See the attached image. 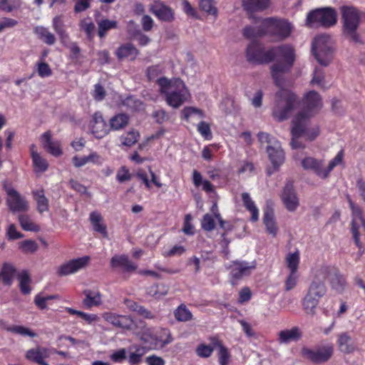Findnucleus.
<instances>
[{"mask_svg": "<svg viewBox=\"0 0 365 365\" xmlns=\"http://www.w3.org/2000/svg\"><path fill=\"white\" fill-rule=\"evenodd\" d=\"M33 195L36 201L37 210L40 213H43L48 210V200L45 196L43 189L36 190L32 192Z\"/></svg>", "mask_w": 365, "mask_h": 365, "instance_id": "nucleus-36", "label": "nucleus"}, {"mask_svg": "<svg viewBox=\"0 0 365 365\" xmlns=\"http://www.w3.org/2000/svg\"><path fill=\"white\" fill-rule=\"evenodd\" d=\"M175 19L174 10L161 3V21L172 22Z\"/></svg>", "mask_w": 365, "mask_h": 365, "instance_id": "nucleus-56", "label": "nucleus"}, {"mask_svg": "<svg viewBox=\"0 0 365 365\" xmlns=\"http://www.w3.org/2000/svg\"><path fill=\"white\" fill-rule=\"evenodd\" d=\"M337 345L339 351L346 354H352L357 349L348 332H343L338 335Z\"/></svg>", "mask_w": 365, "mask_h": 365, "instance_id": "nucleus-29", "label": "nucleus"}, {"mask_svg": "<svg viewBox=\"0 0 365 365\" xmlns=\"http://www.w3.org/2000/svg\"><path fill=\"white\" fill-rule=\"evenodd\" d=\"M150 175L152 177V181H149L148 177L144 171H141V170L138 171L136 174V177L138 178V179L139 180L142 181L148 188L150 187L151 183H153L156 186L160 187V182H158L156 180V176L151 170H150Z\"/></svg>", "mask_w": 365, "mask_h": 365, "instance_id": "nucleus-52", "label": "nucleus"}, {"mask_svg": "<svg viewBox=\"0 0 365 365\" xmlns=\"http://www.w3.org/2000/svg\"><path fill=\"white\" fill-rule=\"evenodd\" d=\"M211 344L218 349L217 358L220 365H229L231 360V354L229 349L223 344L222 341L217 336L210 339Z\"/></svg>", "mask_w": 365, "mask_h": 365, "instance_id": "nucleus-26", "label": "nucleus"}, {"mask_svg": "<svg viewBox=\"0 0 365 365\" xmlns=\"http://www.w3.org/2000/svg\"><path fill=\"white\" fill-rule=\"evenodd\" d=\"M333 353L334 348L331 344L322 346L314 350L307 347L302 349V356L314 364H322L328 361L332 356Z\"/></svg>", "mask_w": 365, "mask_h": 365, "instance_id": "nucleus-13", "label": "nucleus"}, {"mask_svg": "<svg viewBox=\"0 0 365 365\" xmlns=\"http://www.w3.org/2000/svg\"><path fill=\"white\" fill-rule=\"evenodd\" d=\"M91 0H76L73 11L78 14L86 11L91 7Z\"/></svg>", "mask_w": 365, "mask_h": 365, "instance_id": "nucleus-63", "label": "nucleus"}, {"mask_svg": "<svg viewBox=\"0 0 365 365\" xmlns=\"http://www.w3.org/2000/svg\"><path fill=\"white\" fill-rule=\"evenodd\" d=\"M110 267L114 270L123 272H132L137 269L135 263L125 255H114L110 259Z\"/></svg>", "mask_w": 365, "mask_h": 365, "instance_id": "nucleus-21", "label": "nucleus"}, {"mask_svg": "<svg viewBox=\"0 0 365 365\" xmlns=\"http://www.w3.org/2000/svg\"><path fill=\"white\" fill-rule=\"evenodd\" d=\"M215 348L212 344L209 345L202 343L197 346L195 352L201 358H208L212 354Z\"/></svg>", "mask_w": 365, "mask_h": 365, "instance_id": "nucleus-51", "label": "nucleus"}, {"mask_svg": "<svg viewBox=\"0 0 365 365\" xmlns=\"http://www.w3.org/2000/svg\"><path fill=\"white\" fill-rule=\"evenodd\" d=\"M170 91L166 94L168 104L175 108H179L190 98V93L185 83L179 78L169 79L161 77V93Z\"/></svg>", "mask_w": 365, "mask_h": 365, "instance_id": "nucleus-5", "label": "nucleus"}, {"mask_svg": "<svg viewBox=\"0 0 365 365\" xmlns=\"http://www.w3.org/2000/svg\"><path fill=\"white\" fill-rule=\"evenodd\" d=\"M37 72L40 77L46 78L52 75V70L49 65L44 61H39L36 63Z\"/></svg>", "mask_w": 365, "mask_h": 365, "instance_id": "nucleus-61", "label": "nucleus"}, {"mask_svg": "<svg viewBox=\"0 0 365 365\" xmlns=\"http://www.w3.org/2000/svg\"><path fill=\"white\" fill-rule=\"evenodd\" d=\"M16 269L13 265L9 263L4 264L2 267L1 272L0 273V276L2 278V281L4 284L9 285L11 284Z\"/></svg>", "mask_w": 365, "mask_h": 365, "instance_id": "nucleus-42", "label": "nucleus"}, {"mask_svg": "<svg viewBox=\"0 0 365 365\" xmlns=\"http://www.w3.org/2000/svg\"><path fill=\"white\" fill-rule=\"evenodd\" d=\"M128 115L125 113H119L110 119V128L113 130H118L125 128L128 123Z\"/></svg>", "mask_w": 365, "mask_h": 365, "instance_id": "nucleus-40", "label": "nucleus"}, {"mask_svg": "<svg viewBox=\"0 0 365 365\" xmlns=\"http://www.w3.org/2000/svg\"><path fill=\"white\" fill-rule=\"evenodd\" d=\"M103 158L96 152H91L87 156L78 157V155H75L72 158L73 165L78 168H81L89 163L101 165L103 164Z\"/></svg>", "mask_w": 365, "mask_h": 365, "instance_id": "nucleus-28", "label": "nucleus"}, {"mask_svg": "<svg viewBox=\"0 0 365 365\" xmlns=\"http://www.w3.org/2000/svg\"><path fill=\"white\" fill-rule=\"evenodd\" d=\"M80 30L83 31L88 40L91 41L94 37L95 24L90 18H85L79 23Z\"/></svg>", "mask_w": 365, "mask_h": 365, "instance_id": "nucleus-41", "label": "nucleus"}, {"mask_svg": "<svg viewBox=\"0 0 365 365\" xmlns=\"http://www.w3.org/2000/svg\"><path fill=\"white\" fill-rule=\"evenodd\" d=\"M241 197L244 207L251 214L250 221L252 222H257L259 220V212L255 201L252 199L248 192H242Z\"/></svg>", "mask_w": 365, "mask_h": 365, "instance_id": "nucleus-31", "label": "nucleus"}, {"mask_svg": "<svg viewBox=\"0 0 365 365\" xmlns=\"http://www.w3.org/2000/svg\"><path fill=\"white\" fill-rule=\"evenodd\" d=\"M20 248L25 253H34L38 249V245L34 240H26L20 242Z\"/></svg>", "mask_w": 365, "mask_h": 365, "instance_id": "nucleus-59", "label": "nucleus"}, {"mask_svg": "<svg viewBox=\"0 0 365 365\" xmlns=\"http://www.w3.org/2000/svg\"><path fill=\"white\" fill-rule=\"evenodd\" d=\"M89 219L93 230L101 233L104 237H107V227L106 225L103 223V217L101 213L96 211L91 212L90 213Z\"/></svg>", "mask_w": 365, "mask_h": 365, "instance_id": "nucleus-32", "label": "nucleus"}, {"mask_svg": "<svg viewBox=\"0 0 365 365\" xmlns=\"http://www.w3.org/2000/svg\"><path fill=\"white\" fill-rule=\"evenodd\" d=\"M300 257L298 251L289 253L286 257L287 266L290 272H297Z\"/></svg>", "mask_w": 365, "mask_h": 365, "instance_id": "nucleus-45", "label": "nucleus"}, {"mask_svg": "<svg viewBox=\"0 0 365 365\" xmlns=\"http://www.w3.org/2000/svg\"><path fill=\"white\" fill-rule=\"evenodd\" d=\"M272 61L276 62L271 66V74L277 86L283 85L282 74L289 73L292 68L296 53L294 47L290 44H282L272 47Z\"/></svg>", "mask_w": 365, "mask_h": 365, "instance_id": "nucleus-2", "label": "nucleus"}, {"mask_svg": "<svg viewBox=\"0 0 365 365\" xmlns=\"http://www.w3.org/2000/svg\"><path fill=\"white\" fill-rule=\"evenodd\" d=\"M292 31V26L287 20L267 17L261 19L259 26H245L242 30V34L247 39L267 36L275 41H283L290 36Z\"/></svg>", "mask_w": 365, "mask_h": 365, "instance_id": "nucleus-1", "label": "nucleus"}, {"mask_svg": "<svg viewBox=\"0 0 365 365\" xmlns=\"http://www.w3.org/2000/svg\"><path fill=\"white\" fill-rule=\"evenodd\" d=\"M299 275L297 272H289V275L284 282V289L286 291H290L293 289L297 284Z\"/></svg>", "mask_w": 365, "mask_h": 365, "instance_id": "nucleus-58", "label": "nucleus"}, {"mask_svg": "<svg viewBox=\"0 0 365 365\" xmlns=\"http://www.w3.org/2000/svg\"><path fill=\"white\" fill-rule=\"evenodd\" d=\"M200 9L210 15L217 16L218 14L215 0H200Z\"/></svg>", "mask_w": 365, "mask_h": 365, "instance_id": "nucleus-47", "label": "nucleus"}, {"mask_svg": "<svg viewBox=\"0 0 365 365\" xmlns=\"http://www.w3.org/2000/svg\"><path fill=\"white\" fill-rule=\"evenodd\" d=\"M299 103V99L294 93L282 88L275 94L272 115L277 121L283 122L290 118Z\"/></svg>", "mask_w": 365, "mask_h": 365, "instance_id": "nucleus-4", "label": "nucleus"}, {"mask_svg": "<svg viewBox=\"0 0 365 365\" xmlns=\"http://www.w3.org/2000/svg\"><path fill=\"white\" fill-rule=\"evenodd\" d=\"M361 12L354 6L341 7L342 33L349 40L356 43H363L357 30L360 25Z\"/></svg>", "mask_w": 365, "mask_h": 365, "instance_id": "nucleus-6", "label": "nucleus"}, {"mask_svg": "<svg viewBox=\"0 0 365 365\" xmlns=\"http://www.w3.org/2000/svg\"><path fill=\"white\" fill-rule=\"evenodd\" d=\"M291 124L292 140L290 145L294 149L304 148V145L299 140L300 137L304 136L307 140L312 141L319 135V126H311L309 124L308 116L304 115L303 113H297L293 118Z\"/></svg>", "mask_w": 365, "mask_h": 365, "instance_id": "nucleus-3", "label": "nucleus"}, {"mask_svg": "<svg viewBox=\"0 0 365 365\" xmlns=\"http://www.w3.org/2000/svg\"><path fill=\"white\" fill-rule=\"evenodd\" d=\"M6 203L14 213L26 212L29 210L28 202L19 192H13V195L7 197Z\"/></svg>", "mask_w": 365, "mask_h": 365, "instance_id": "nucleus-22", "label": "nucleus"}, {"mask_svg": "<svg viewBox=\"0 0 365 365\" xmlns=\"http://www.w3.org/2000/svg\"><path fill=\"white\" fill-rule=\"evenodd\" d=\"M329 37L325 35L316 36L312 44V51L318 63L328 66L333 58V49L328 44Z\"/></svg>", "mask_w": 365, "mask_h": 365, "instance_id": "nucleus-10", "label": "nucleus"}, {"mask_svg": "<svg viewBox=\"0 0 365 365\" xmlns=\"http://www.w3.org/2000/svg\"><path fill=\"white\" fill-rule=\"evenodd\" d=\"M319 304L317 299H314L307 293L302 299V309L307 314L314 315Z\"/></svg>", "mask_w": 365, "mask_h": 365, "instance_id": "nucleus-39", "label": "nucleus"}, {"mask_svg": "<svg viewBox=\"0 0 365 365\" xmlns=\"http://www.w3.org/2000/svg\"><path fill=\"white\" fill-rule=\"evenodd\" d=\"M41 141L43 148L50 154L55 157L62 155V149L59 141L51 140V131L48 130L41 135Z\"/></svg>", "mask_w": 365, "mask_h": 365, "instance_id": "nucleus-24", "label": "nucleus"}, {"mask_svg": "<svg viewBox=\"0 0 365 365\" xmlns=\"http://www.w3.org/2000/svg\"><path fill=\"white\" fill-rule=\"evenodd\" d=\"M140 137V134L138 131L134 130H130L127 133V135L125 137H122V144L128 147L134 145Z\"/></svg>", "mask_w": 365, "mask_h": 365, "instance_id": "nucleus-55", "label": "nucleus"}, {"mask_svg": "<svg viewBox=\"0 0 365 365\" xmlns=\"http://www.w3.org/2000/svg\"><path fill=\"white\" fill-rule=\"evenodd\" d=\"M327 290L325 283L317 277V274L315 272L314 279L307 288V294L317 299L319 302L320 299L326 294Z\"/></svg>", "mask_w": 365, "mask_h": 365, "instance_id": "nucleus-23", "label": "nucleus"}, {"mask_svg": "<svg viewBox=\"0 0 365 365\" xmlns=\"http://www.w3.org/2000/svg\"><path fill=\"white\" fill-rule=\"evenodd\" d=\"M281 197L285 207L290 212L295 211L299 205V199L292 182H287L285 184Z\"/></svg>", "mask_w": 365, "mask_h": 365, "instance_id": "nucleus-18", "label": "nucleus"}, {"mask_svg": "<svg viewBox=\"0 0 365 365\" xmlns=\"http://www.w3.org/2000/svg\"><path fill=\"white\" fill-rule=\"evenodd\" d=\"M215 225L213 216L209 213H206L201 220V227L202 230L207 232H210L215 228Z\"/></svg>", "mask_w": 365, "mask_h": 365, "instance_id": "nucleus-53", "label": "nucleus"}, {"mask_svg": "<svg viewBox=\"0 0 365 365\" xmlns=\"http://www.w3.org/2000/svg\"><path fill=\"white\" fill-rule=\"evenodd\" d=\"M89 260L90 257L88 256L71 259L58 267L57 274L60 277L75 274L86 267Z\"/></svg>", "mask_w": 365, "mask_h": 365, "instance_id": "nucleus-16", "label": "nucleus"}, {"mask_svg": "<svg viewBox=\"0 0 365 365\" xmlns=\"http://www.w3.org/2000/svg\"><path fill=\"white\" fill-rule=\"evenodd\" d=\"M103 318L106 322L121 329H130L133 324V320L127 316L117 315L113 313H105Z\"/></svg>", "mask_w": 365, "mask_h": 365, "instance_id": "nucleus-25", "label": "nucleus"}, {"mask_svg": "<svg viewBox=\"0 0 365 365\" xmlns=\"http://www.w3.org/2000/svg\"><path fill=\"white\" fill-rule=\"evenodd\" d=\"M302 334L297 327H294L291 329H285L279 331V341L280 343H288L291 341H297L301 339Z\"/></svg>", "mask_w": 365, "mask_h": 365, "instance_id": "nucleus-33", "label": "nucleus"}, {"mask_svg": "<svg viewBox=\"0 0 365 365\" xmlns=\"http://www.w3.org/2000/svg\"><path fill=\"white\" fill-rule=\"evenodd\" d=\"M246 56L247 61L252 63H269L272 62V47L265 51L262 45L253 41L247 48Z\"/></svg>", "mask_w": 365, "mask_h": 365, "instance_id": "nucleus-11", "label": "nucleus"}, {"mask_svg": "<svg viewBox=\"0 0 365 365\" xmlns=\"http://www.w3.org/2000/svg\"><path fill=\"white\" fill-rule=\"evenodd\" d=\"M263 223L265 226L266 231L272 237H275L279 228L275 220L274 210L270 207L267 206L264 210Z\"/></svg>", "mask_w": 365, "mask_h": 365, "instance_id": "nucleus-27", "label": "nucleus"}, {"mask_svg": "<svg viewBox=\"0 0 365 365\" xmlns=\"http://www.w3.org/2000/svg\"><path fill=\"white\" fill-rule=\"evenodd\" d=\"M83 294L85 296L83 304L86 308L90 309L101 304L102 296L98 290L88 289L83 290Z\"/></svg>", "mask_w": 365, "mask_h": 365, "instance_id": "nucleus-30", "label": "nucleus"}, {"mask_svg": "<svg viewBox=\"0 0 365 365\" xmlns=\"http://www.w3.org/2000/svg\"><path fill=\"white\" fill-rule=\"evenodd\" d=\"M267 153L268 154L269 159L274 167V170H271L270 169L267 170V174L271 175L274 170H278V168L284 163V153L281 148L279 142L277 146L267 145Z\"/></svg>", "mask_w": 365, "mask_h": 365, "instance_id": "nucleus-20", "label": "nucleus"}, {"mask_svg": "<svg viewBox=\"0 0 365 365\" xmlns=\"http://www.w3.org/2000/svg\"><path fill=\"white\" fill-rule=\"evenodd\" d=\"M257 138L261 144L267 143L268 145L277 146L279 141L273 136L265 132H259Z\"/></svg>", "mask_w": 365, "mask_h": 365, "instance_id": "nucleus-57", "label": "nucleus"}, {"mask_svg": "<svg viewBox=\"0 0 365 365\" xmlns=\"http://www.w3.org/2000/svg\"><path fill=\"white\" fill-rule=\"evenodd\" d=\"M348 202L352 215L351 231L355 245L361 247L359 228L361 226L364 232H365V217L362 208L355 204L349 197H348Z\"/></svg>", "mask_w": 365, "mask_h": 365, "instance_id": "nucleus-12", "label": "nucleus"}, {"mask_svg": "<svg viewBox=\"0 0 365 365\" xmlns=\"http://www.w3.org/2000/svg\"><path fill=\"white\" fill-rule=\"evenodd\" d=\"M19 221L21 227L25 231L38 232L39 227L32 222L28 215H21L19 216Z\"/></svg>", "mask_w": 365, "mask_h": 365, "instance_id": "nucleus-48", "label": "nucleus"}, {"mask_svg": "<svg viewBox=\"0 0 365 365\" xmlns=\"http://www.w3.org/2000/svg\"><path fill=\"white\" fill-rule=\"evenodd\" d=\"M34 170L36 172L44 173L48 168V164L46 159H44L40 154L34 155L31 158Z\"/></svg>", "mask_w": 365, "mask_h": 365, "instance_id": "nucleus-50", "label": "nucleus"}, {"mask_svg": "<svg viewBox=\"0 0 365 365\" xmlns=\"http://www.w3.org/2000/svg\"><path fill=\"white\" fill-rule=\"evenodd\" d=\"M4 329L7 331L14 333L22 336H29L30 337H34L36 336V333L32 331L30 329L20 325L14 326H4Z\"/></svg>", "mask_w": 365, "mask_h": 365, "instance_id": "nucleus-46", "label": "nucleus"}, {"mask_svg": "<svg viewBox=\"0 0 365 365\" xmlns=\"http://www.w3.org/2000/svg\"><path fill=\"white\" fill-rule=\"evenodd\" d=\"M147 76L150 82L160 86V68L158 66H150L147 69Z\"/></svg>", "mask_w": 365, "mask_h": 365, "instance_id": "nucleus-60", "label": "nucleus"}, {"mask_svg": "<svg viewBox=\"0 0 365 365\" xmlns=\"http://www.w3.org/2000/svg\"><path fill=\"white\" fill-rule=\"evenodd\" d=\"M89 126L92 134L98 139L103 138L109 133L106 122L101 112L93 113Z\"/></svg>", "mask_w": 365, "mask_h": 365, "instance_id": "nucleus-19", "label": "nucleus"}, {"mask_svg": "<svg viewBox=\"0 0 365 365\" xmlns=\"http://www.w3.org/2000/svg\"><path fill=\"white\" fill-rule=\"evenodd\" d=\"M255 268V262L251 263L240 260L231 262L228 269L230 270V277L232 284H234L242 277L250 275L252 271Z\"/></svg>", "mask_w": 365, "mask_h": 365, "instance_id": "nucleus-14", "label": "nucleus"}, {"mask_svg": "<svg viewBox=\"0 0 365 365\" xmlns=\"http://www.w3.org/2000/svg\"><path fill=\"white\" fill-rule=\"evenodd\" d=\"M344 150H341L336 155L330 160L327 168L324 167L323 160L317 159L313 157H306L302 162V167L306 170L313 172L317 177L322 180L328 178L331 172L335 167L341 164L344 159Z\"/></svg>", "mask_w": 365, "mask_h": 365, "instance_id": "nucleus-7", "label": "nucleus"}, {"mask_svg": "<svg viewBox=\"0 0 365 365\" xmlns=\"http://www.w3.org/2000/svg\"><path fill=\"white\" fill-rule=\"evenodd\" d=\"M115 55L119 60L125 58L134 59L138 55V51L133 44L125 43L116 50Z\"/></svg>", "mask_w": 365, "mask_h": 365, "instance_id": "nucleus-34", "label": "nucleus"}, {"mask_svg": "<svg viewBox=\"0 0 365 365\" xmlns=\"http://www.w3.org/2000/svg\"><path fill=\"white\" fill-rule=\"evenodd\" d=\"M317 277L322 282L327 279L331 289L338 292H342L346 286V280L345 277L341 274L339 269L334 266L323 265L316 270Z\"/></svg>", "mask_w": 365, "mask_h": 365, "instance_id": "nucleus-9", "label": "nucleus"}, {"mask_svg": "<svg viewBox=\"0 0 365 365\" xmlns=\"http://www.w3.org/2000/svg\"><path fill=\"white\" fill-rule=\"evenodd\" d=\"M6 236L9 240L21 239L24 237V235L18 232L16 227L14 224H11L6 230Z\"/></svg>", "mask_w": 365, "mask_h": 365, "instance_id": "nucleus-64", "label": "nucleus"}, {"mask_svg": "<svg viewBox=\"0 0 365 365\" xmlns=\"http://www.w3.org/2000/svg\"><path fill=\"white\" fill-rule=\"evenodd\" d=\"M19 280V288L24 294H28L31 292L30 282L31 279L29 273L24 270L18 276Z\"/></svg>", "mask_w": 365, "mask_h": 365, "instance_id": "nucleus-44", "label": "nucleus"}, {"mask_svg": "<svg viewBox=\"0 0 365 365\" xmlns=\"http://www.w3.org/2000/svg\"><path fill=\"white\" fill-rule=\"evenodd\" d=\"M197 130L198 133L205 139L211 140L212 138V134L210 129V125L205 121H200L198 125Z\"/></svg>", "mask_w": 365, "mask_h": 365, "instance_id": "nucleus-54", "label": "nucleus"}, {"mask_svg": "<svg viewBox=\"0 0 365 365\" xmlns=\"http://www.w3.org/2000/svg\"><path fill=\"white\" fill-rule=\"evenodd\" d=\"M37 37L48 45H53L56 42L55 36L43 26H36L34 30Z\"/></svg>", "mask_w": 365, "mask_h": 365, "instance_id": "nucleus-35", "label": "nucleus"}, {"mask_svg": "<svg viewBox=\"0 0 365 365\" xmlns=\"http://www.w3.org/2000/svg\"><path fill=\"white\" fill-rule=\"evenodd\" d=\"M174 315L178 322H187L192 319V314L184 304H181L174 312Z\"/></svg>", "mask_w": 365, "mask_h": 365, "instance_id": "nucleus-43", "label": "nucleus"}, {"mask_svg": "<svg viewBox=\"0 0 365 365\" xmlns=\"http://www.w3.org/2000/svg\"><path fill=\"white\" fill-rule=\"evenodd\" d=\"M337 22V13L334 8H318L310 11L306 18V26L310 29L330 28Z\"/></svg>", "mask_w": 365, "mask_h": 365, "instance_id": "nucleus-8", "label": "nucleus"}, {"mask_svg": "<svg viewBox=\"0 0 365 365\" xmlns=\"http://www.w3.org/2000/svg\"><path fill=\"white\" fill-rule=\"evenodd\" d=\"M181 113L182 115L183 116V118L187 121H188L189 118L193 114H197L201 118H203L205 116V114L201 109L191 106L184 108L182 110Z\"/></svg>", "mask_w": 365, "mask_h": 365, "instance_id": "nucleus-62", "label": "nucleus"}, {"mask_svg": "<svg viewBox=\"0 0 365 365\" xmlns=\"http://www.w3.org/2000/svg\"><path fill=\"white\" fill-rule=\"evenodd\" d=\"M98 24V34L101 38H104L107 32L111 29H116L118 23L114 20H109L108 19H103L97 21Z\"/></svg>", "mask_w": 365, "mask_h": 365, "instance_id": "nucleus-38", "label": "nucleus"}, {"mask_svg": "<svg viewBox=\"0 0 365 365\" xmlns=\"http://www.w3.org/2000/svg\"><path fill=\"white\" fill-rule=\"evenodd\" d=\"M41 353L38 350V347L36 349H29L25 354V357L29 361L36 363L38 365H44L47 363L42 359Z\"/></svg>", "mask_w": 365, "mask_h": 365, "instance_id": "nucleus-49", "label": "nucleus"}, {"mask_svg": "<svg viewBox=\"0 0 365 365\" xmlns=\"http://www.w3.org/2000/svg\"><path fill=\"white\" fill-rule=\"evenodd\" d=\"M303 108L298 113H303L308 116L309 124L311 125L310 118L321 108L322 103L320 95L315 91L308 92L302 99Z\"/></svg>", "mask_w": 365, "mask_h": 365, "instance_id": "nucleus-15", "label": "nucleus"}, {"mask_svg": "<svg viewBox=\"0 0 365 365\" xmlns=\"http://www.w3.org/2000/svg\"><path fill=\"white\" fill-rule=\"evenodd\" d=\"M192 182L196 187L202 185V190L207 193L214 192V185L209 180H202V176L200 172L194 170L192 172Z\"/></svg>", "mask_w": 365, "mask_h": 365, "instance_id": "nucleus-37", "label": "nucleus"}, {"mask_svg": "<svg viewBox=\"0 0 365 365\" xmlns=\"http://www.w3.org/2000/svg\"><path fill=\"white\" fill-rule=\"evenodd\" d=\"M270 4L271 0H242V2L243 9L249 14V19L255 23L260 22L262 19L253 14L267 9Z\"/></svg>", "mask_w": 365, "mask_h": 365, "instance_id": "nucleus-17", "label": "nucleus"}]
</instances>
